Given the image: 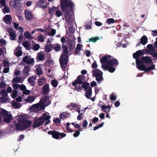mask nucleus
Returning <instances> with one entry per match:
<instances>
[{
    "label": "nucleus",
    "mask_w": 157,
    "mask_h": 157,
    "mask_svg": "<svg viewBox=\"0 0 157 157\" xmlns=\"http://www.w3.org/2000/svg\"><path fill=\"white\" fill-rule=\"evenodd\" d=\"M12 21V18L10 15H6L4 17V22L8 25H10Z\"/></svg>",
    "instance_id": "obj_21"
},
{
    "label": "nucleus",
    "mask_w": 157,
    "mask_h": 157,
    "mask_svg": "<svg viewBox=\"0 0 157 157\" xmlns=\"http://www.w3.org/2000/svg\"><path fill=\"white\" fill-rule=\"evenodd\" d=\"M59 61L61 68L63 70H65L67 67V64L68 62V56L61 55Z\"/></svg>",
    "instance_id": "obj_5"
},
{
    "label": "nucleus",
    "mask_w": 157,
    "mask_h": 157,
    "mask_svg": "<svg viewBox=\"0 0 157 157\" xmlns=\"http://www.w3.org/2000/svg\"><path fill=\"white\" fill-rule=\"evenodd\" d=\"M52 8H53V9H52L51 7H49L48 9V12L51 14H53L54 12V7H52Z\"/></svg>",
    "instance_id": "obj_50"
},
{
    "label": "nucleus",
    "mask_w": 157,
    "mask_h": 157,
    "mask_svg": "<svg viewBox=\"0 0 157 157\" xmlns=\"http://www.w3.org/2000/svg\"><path fill=\"white\" fill-rule=\"evenodd\" d=\"M62 46L63 53H62L61 55L68 56V52L67 46L65 45L64 44H62Z\"/></svg>",
    "instance_id": "obj_23"
},
{
    "label": "nucleus",
    "mask_w": 157,
    "mask_h": 157,
    "mask_svg": "<svg viewBox=\"0 0 157 157\" xmlns=\"http://www.w3.org/2000/svg\"><path fill=\"white\" fill-rule=\"evenodd\" d=\"M35 99V97L34 96H29L26 98V101L27 102L30 103L34 101Z\"/></svg>",
    "instance_id": "obj_31"
},
{
    "label": "nucleus",
    "mask_w": 157,
    "mask_h": 157,
    "mask_svg": "<svg viewBox=\"0 0 157 157\" xmlns=\"http://www.w3.org/2000/svg\"><path fill=\"white\" fill-rule=\"evenodd\" d=\"M85 91H86L85 95L86 98L88 99L90 98L92 94V88L90 87L87 90H85Z\"/></svg>",
    "instance_id": "obj_26"
},
{
    "label": "nucleus",
    "mask_w": 157,
    "mask_h": 157,
    "mask_svg": "<svg viewBox=\"0 0 157 157\" xmlns=\"http://www.w3.org/2000/svg\"><path fill=\"white\" fill-rule=\"evenodd\" d=\"M91 23L90 21H87L85 25V27H86V29H92V27L91 26Z\"/></svg>",
    "instance_id": "obj_44"
},
{
    "label": "nucleus",
    "mask_w": 157,
    "mask_h": 157,
    "mask_svg": "<svg viewBox=\"0 0 157 157\" xmlns=\"http://www.w3.org/2000/svg\"><path fill=\"white\" fill-rule=\"evenodd\" d=\"M36 5L40 8L44 9L47 7V2L45 0H41L36 2Z\"/></svg>",
    "instance_id": "obj_13"
},
{
    "label": "nucleus",
    "mask_w": 157,
    "mask_h": 157,
    "mask_svg": "<svg viewBox=\"0 0 157 157\" xmlns=\"http://www.w3.org/2000/svg\"><path fill=\"white\" fill-rule=\"evenodd\" d=\"M111 56L109 55L105 56H103L102 58L100 59V62L102 65H105V64L107 63L109 60L108 59H110Z\"/></svg>",
    "instance_id": "obj_17"
},
{
    "label": "nucleus",
    "mask_w": 157,
    "mask_h": 157,
    "mask_svg": "<svg viewBox=\"0 0 157 157\" xmlns=\"http://www.w3.org/2000/svg\"><path fill=\"white\" fill-rule=\"evenodd\" d=\"M46 79L44 78H42L38 80V84L39 86H41L44 84L45 82Z\"/></svg>",
    "instance_id": "obj_38"
},
{
    "label": "nucleus",
    "mask_w": 157,
    "mask_h": 157,
    "mask_svg": "<svg viewBox=\"0 0 157 157\" xmlns=\"http://www.w3.org/2000/svg\"><path fill=\"white\" fill-rule=\"evenodd\" d=\"M69 113L67 112H63L59 115V117L60 119H63L67 118L69 116Z\"/></svg>",
    "instance_id": "obj_25"
},
{
    "label": "nucleus",
    "mask_w": 157,
    "mask_h": 157,
    "mask_svg": "<svg viewBox=\"0 0 157 157\" xmlns=\"http://www.w3.org/2000/svg\"><path fill=\"white\" fill-rule=\"evenodd\" d=\"M117 97L113 95V94H112L110 96V99L112 101H115L117 99Z\"/></svg>",
    "instance_id": "obj_62"
},
{
    "label": "nucleus",
    "mask_w": 157,
    "mask_h": 157,
    "mask_svg": "<svg viewBox=\"0 0 157 157\" xmlns=\"http://www.w3.org/2000/svg\"><path fill=\"white\" fill-rule=\"evenodd\" d=\"M17 91L16 90H14L13 91L12 94L11 95V97L13 98H15L17 95Z\"/></svg>",
    "instance_id": "obj_45"
},
{
    "label": "nucleus",
    "mask_w": 157,
    "mask_h": 157,
    "mask_svg": "<svg viewBox=\"0 0 157 157\" xmlns=\"http://www.w3.org/2000/svg\"><path fill=\"white\" fill-rule=\"evenodd\" d=\"M82 84V88L85 89V90H87L90 88L89 83L87 82H84Z\"/></svg>",
    "instance_id": "obj_35"
},
{
    "label": "nucleus",
    "mask_w": 157,
    "mask_h": 157,
    "mask_svg": "<svg viewBox=\"0 0 157 157\" xmlns=\"http://www.w3.org/2000/svg\"><path fill=\"white\" fill-rule=\"evenodd\" d=\"M23 46L25 48H28L29 47V44L27 41H25L23 43Z\"/></svg>",
    "instance_id": "obj_58"
},
{
    "label": "nucleus",
    "mask_w": 157,
    "mask_h": 157,
    "mask_svg": "<svg viewBox=\"0 0 157 157\" xmlns=\"http://www.w3.org/2000/svg\"><path fill=\"white\" fill-rule=\"evenodd\" d=\"M119 64L117 60L115 58L109 59L107 62V66H117Z\"/></svg>",
    "instance_id": "obj_14"
},
{
    "label": "nucleus",
    "mask_w": 157,
    "mask_h": 157,
    "mask_svg": "<svg viewBox=\"0 0 157 157\" xmlns=\"http://www.w3.org/2000/svg\"><path fill=\"white\" fill-rule=\"evenodd\" d=\"M93 76H94L96 78V79L98 84L100 83L103 80V72L98 69L93 70L92 71Z\"/></svg>",
    "instance_id": "obj_4"
},
{
    "label": "nucleus",
    "mask_w": 157,
    "mask_h": 157,
    "mask_svg": "<svg viewBox=\"0 0 157 157\" xmlns=\"http://www.w3.org/2000/svg\"><path fill=\"white\" fill-rule=\"evenodd\" d=\"M1 115L4 118V121L9 123L12 120L13 117L10 113H8L5 109L2 110L0 112Z\"/></svg>",
    "instance_id": "obj_6"
},
{
    "label": "nucleus",
    "mask_w": 157,
    "mask_h": 157,
    "mask_svg": "<svg viewBox=\"0 0 157 157\" xmlns=\"http://www.w3.org/2000/svg\"><path fill=\"white\" fill-rule=\"evenodd\" d=\"M48 134L51 135L52 137L55 139H59V132L56 130L49 131L48 132Z\"/></svg>",
    "instance_id": "obj_15"
},
{
    "label": "nucleus",
    "mask_w": 157,
    "mask_h": 157,
    "mask_svg": "<svg viewBox=\"0 0 157 157\" xmlns=\"http://www.w3.org/2000/svg\"><path fill=\"white\" fill-rule=\"evenodd\" d=\"M147 48L151 51H153L154 49V48L151 44H148L147 46Z\"/></svg>",
    "instance_id": "obj_59"
},
{
    "label": "nucleus",
    "mask_w": 157,
    "mask_h": 157,
    "mask_svg": "<svg viewBox=\"0 0 157 157\" xmlns=\"http://www.w3.org/2000/svg\"><path fill=\"white\" fill-rule=\"evenodd\" d=\"M36 73L39 76L43 74V72L41 68H36Z\"/></svg>",
    "instance_id": "obj_47"
},
{
    "label": "nucleus",
    "mask_w": 157,
    "mask_h": 157,
    "mask_svg": "<svg viewBox=\"0 0 157 157\" xmlns=\"http://www.w3.org/2000/svg\"><path fill=\"white\" fill-rule=\"evenodd\" d=\"M60 5L61 11L63 13H66L64 15L65 21L68 23L72 22V15L70 12L71 11L72 13L74 12V4L71 1L63 0V1L61 2Z\"/></svg>",
    "instance_id": "obj_1"
},
{
    "label": "nucleus",
    "mask_w": 157,
    "mask_h": 157,
    "mask_svg": "<svg viewBox=\"0 0 157 157\" xmlns=\"http://www.w3.org/2000/svg\"><path fill=\"white\" fill-rule=\"evenodd\" d=\"M53 49L56 52L59 51L61 49V46L59 44H56L55 45L54 44Z\"/></svg>",
    "instance_id": "obj_33"
},
{
    "label": "nucleus",
    "mask_w": 157,
    "mask_h": 157,
    "mask_svg": "<svg viewBox=\"0 0 157 157\" xmlns=\"http://www.w3.org/2000/svg\"><path fill=\"white\" fill-rule=\"evenodd\" d=\"M102 68L105 70H108L110 72L112 73L114 72L115 70V69L113 67V66H108L107 65H102Z\"/></svg>",
    "instance_id": "obj_19"
},
{
    "label": "nucleus",
    "mask_w": 157,
    "mask_h": 157,
    "mask_svg": "<svg viewBox=\"0 0 157 157\" xmlns=\"http://www.w3.org/2000/svg\"><path fill=\"white\" fill-rule=\"evenodd\" d=\"M29 57L27 56H25L23 59L22 61L26 63L28 60L29 59Z\"/></svg>",
    "instance_id": "obj_64"
},
{
    "label": "nucleus",
    "mask_w": 157,
    "mask_h": 157,
    "mask_svg": "<svg viewBox=\"0 0 157 157\" xmlns=\"http://www.w3.org/2000/svg\"><path fill=\"white\" fill-rule=\"evenodd\" d=\"M115 22V20L113 18H109L107 19L106 20V23L108 24H110Z\"/></svg>",
    "instance_id": "obj_36"
},
{
    "label": "nucleus",
    "mask_w": 157,
    "mask_h": 157,
    "mask_svg": "<svg viewBox=\"0 0 157 157\" xmlns=\"http://www.w3.org/2000/svg\"><path fill=\"white\" fill-rule=\"evenodd\" d=\"M101 111L105 113H106L107 111H105V110H104L105 108H107L108 109H111V107L109 105L107 106H105V105H103L101 106Z\"/></svg>",
    "instance_id": "obj_43"
},
{
    "label": "nucleus",
    "mask_w": 157,
    "mask_h": 157,
    "mask_svg": "<svg viewBox=\"0 0 157 157\" xmlns=\"http://www.w3.org/2000/svg\"><path fill=\"white\" fill-rule=\"evenodd\" d=\"M43 123L40 117L35 120L33 125V128H35L40 127Z\"/></svg>",
    "instance_id": "obj_10"
},
{
    "label": "nucleus",
    "mask_w": 157,
    "mask_h": 157,
    "mask_svg": "<svg viewBox=\"0 0 157 157\" xmlns=\"http://www.w3.org/2000/svg\"><path fill=\"white\" fill-rule=\"evenodd\" d=\"M104 124V122H102L101 124H99L98 125H97L96 126L94 127V131H95L99 128L102 127L103 126V125Z\"/></svg>",
    "instance_id": "obj_46"
},
{
    "label": "nucleus",
    "mask_w": 157,
    "mask_h": 157,
    "mask_svg": "<svg viewBox=\"0 0 157 157\" xmlns=\"http://www.w3.org/2000/svg\"><path fill=\"white\" fill-rule=\"evenodd\" d=\"M137 67L140 71H144L145 72H148L155 69V66L154 64L148 67H146V65L140 62V59L136 61Z\"/></svg>",
    "instance_id": "obj_3"
},
{
    "label": "nucleus",
    "mask_w": 157,
    "mask_h": 157,
    "mask_svg": "<svg viewBox=\"0 0 157 157\" xmlns=\"http://www.w3.org/2000/svg\"><path fill=\"white\" fill-rule=\"evenodd\" d=\"M140 61L142 63L145 64L151 63L152 62L151 59L148 56L141 57L140 58Z\"/></svg>",
    "instance_id": "obj_9"
},
{
    "label": "nucleus",
    "mask_w": 157,
    "mask_h": 157,
    "mask_svg": "<svg viewBox=\"0 0 157 157\" xmlns=\"http://www.w3.org/2000/svg\"><path fill=\"white\" fill-rule=\"evenodd\" d=\"M58 84V82L56 79H53L52 80L51 82V84L52 86L54 87H56Z\"/></svg>",
    "instance_id": "obj_40"
},
{
    "label": "nucleus",
    "mask_w": 157,
    "mask_h": 157,
    "mask_svg": "<svg viewBox=\"0 0 157 157\" xmlns=\"http://www.w3.org/2000/svg\"><path fill=\"white\" fill-rule=\"evenodd\" d=\"M21 77H15V78H14L12 80L13 82H17L18 83L21 82Z\"/></svg>",
    "instance_id": "obj_41"
},
{
    "label": "nucleus",
    "mask_w": 157,
    "mask_h": 157,
    "mask_svg": "<svg viewBox=\"0 0 157 157\" xmlns=\"http://www.w3.org/2000/svg\"><path fill=\"white\" fill-rule=\"evenodd\" d=\"M13 86L14 89L17 90L20 87V85L17 84V83H14Z\"/></svg>",
    "instance_id": "obj_60"
},
{
    "label": "nucleus",
    "mask_w": 157,
    "mask_h": 157,
    "mask_svg": "<svg viewBox=\"0 0 157 157\" xmlns=\"http://www.w3.org/2000/svg\"><path fill=\"white\" fill-rule=\"evenodd\" d=\"M24 35L26 38L29 40H32L33 38L31 33L28 31H26L24 33Z\"/></svg>",
    "instance_id": "obj_34"
},
{
    "label": "nucleus",
    "mask_w": 157,
    "mask_h": 157,
    "mask_svg": "<svg viewBox=\"0 0 157 157\" xmlns=\"http://www.w3.org/2000/svg\"><path fill=\"white\" fill-rule=\"evenodd\" d=\"M56 32V29H52L51 30V33L49 34V35L52 36H53L55 35Z\"/></svg>",
    "instance_id": "obj_53"
},
{
    "label": "nucleus",
    "mask_w": 157,
    "mask_h": 157,
    "mask_svg": "<svg viewBox=\"0 0 157 157\" xmlns=\"http://www.w3.org/2000/svg\"><path fill=\"white\" fill-rule=\"evenodd\" d=\"M51 117V116L50 115H48L46 113H44L43 114L42 116L40 117L43 123L45 121H47L45 123V125L48 124L50 122V119Z\"/></svg>",
    "instance_id": "obj_11"
},
{
    "label": "nucleus",
    "mask_w": 157,
    "mask_h": 157,
    "mask_svg": "<svg viewBox=\"0 0 157 157\" xmlns=\"http://www.w3.org/2000/svg\"><path fill=\"white\" fill-rule=\"evenodd\" d=\"M34 62L33 58H31L29 59L26 63H27V64L30 65L33 63Z\"/></svg>",
    "instance_id": "obj_51"
},
{
    "label": "nucleus",
    "mask_w": 157,
    "mask_h": 157,
    "mask_svg": "<svg viewBox=\"0 0 157 157\" xmlns=\"http://www.w3.org/2000/svg\"><path fill=\"white\" fill-rule=\"evenodd\" d=\"M144 55L143 51L141 50H139L137 51L136 53H134L133 54V58L136 59V60L139 59V57Z\"/></svg>",
    "instance_id": "obj_16"
},
{
    "label": "nucleus",
    "mask_w": 157,
    "mask_h": 157,
    "mask_svg": "<svg viewBox=\"0 0 157 157\" xmlns=\"http://www.w3.org/2000/svg\"><path fill=\"white\" fill-rule=\"evenodd\" d=\"M31 107L36 109H41V110L44 109L45 108L44 107H42L41 105L39 103H36L35 104H33L31 106Z\"/></svg>",
    "instance_id": "obj_29"
},
{
    "label": "nucleus",
    "mask_w": 157,
    "mask_h": 157,
    "mask_svg": "<svg viewBox=\"0 0 157 157\" xmlns=\"http://www.w3.org/2000/svg\"><path fill=\"white\" fill-rule=\"evenodd\" d=\"M70 124V123L68 122L66 123V128L67 131H69V132H73V130H71L69 127V125Z\"/></svg>",
    "instance_id": "obj_48"
},
{
    "label": "nucleus",
    "mask_w": 157,
    "mask_h": 157,
    "mask_svg": "<svg viewBox=\"0 0 157 157\" xmlns=\"http://www.w3.org/2000/svg\"><path fill=\"white\" fill-rule=\"evenodd\" d=\"M40 46L38 44H35L33 46V49L35 51H37L40 48Z\"/></svg>",
    "instance_id": "obj_54"
},
{
    "label": "nucleus",
    "mask_w": 157,
    "mask_h": 157,
    "mask_svg": "<svg viewBox=\"0 0 157 157\" xmlns=\"http://www.w3.org/2000/svg\"><path fill=\"white\" fill-rule=\"evenodd\" d=\"M7 98L6 97H0V101L2 103H5L7 101Z\"/></svg>",
    "instance_id": "obj_56"
},
{
    "label": "nucleus",
    "mask_w": 157,
    "mask_h": 157,
    "mask_svg": "<svg viewBox=\"0 0 157 157\" xmlns=\"http://www.w3.org/2000/svg\"><path fill=\"white\" fill-rule=\"evenodd\" d=\"M30 67L28 66H25L23 71V74L25 76L29 75V72L30 70Z\"/></svg>",
    "instance_id": "obj_22"
},
{
    "label": "nucleus",
    "mask_w": 157,
    "mask_h": 157,
    "mask_svg": "<svg viewBox=\"0 0 157 157\" xmlns=\"http://www.w3.org/2000/svg\"><path fill=\"white\" fill-rule=\"evenodd\" d=\"M82 45L80 44H78L77 45V47L75 49V53L76 54H80V51L82 49Z\"/></svg>",
    "instance_id": "obj_28"
},
{
    "label": "nucleus",
    "mask_w": 157,
    "mask_h": 157,
    "mask_svg": "<svg viewBox=\"0 0 157 157\" xmlns=\"http://www.w3.org/2000/svg\"><path fill=\"white\" fill-rule=\"evenodd\" d=\"M32 124L31 121L28 120L26 118H22L18 120V122L15 125V128L17 130H25L29 128Z\"/></svg>",
    "instance_id": "obj_2"
},
{
    "label": "nucleus",
    "mask_w": 157,
    "mask_h": 157,
    "mask_svg": "<svg viewBox=\"0 0 157 157\" xmlns=\"http://www.w3.org/2000/svg\"><path fill=\"white\" fill-rule=\"evenodd\" d=\"M85 80H84V76L82 75L78 76L77 79L72 83L73 86H75L77 84L81 85L83 83Z\"/></svg>",
    "instance_id": "obj_8"
},
{
    "label": "nucleus",
    "mask_w": 157,
    "mask_h": 157,
    "mask_svg": "<svg viewBox=\"0 0 157 157\" xmlns=\"http://www.w3.org/2000/svg\"><path fill=\"white\" fill-rule=\"evenodd\" d=\"M40 102L42 105H46V106H48L50 104V102L49 101V96L48 95L44 96L40 100Z\"/></svg>",
    "instance_id": "obj_12"
},
{
    "label": "nucleus",
    "mask_w": 157,
    "mask_h": 157,
    "mask_svg": "<svg viewBox=\"0 0 157 157\" xmlns=\"http://www.w3.org/2000/svg\"><path fill=\"white\" fill-rule=\"evenodd\" d=\"M75 90H76L77 91H80V90H82V86H75Z\"/></svg>",
    "instance_id": "obj_63"
},
{
    "label": "nucleus",
    "mask_w": 157,
    "mask_h": 157,
    "mask_svg": "<svg viewBox=\"0 0 157 157\" xmlns=\"http://www.w3.org/2000/svg\"><path fill=\"white\" fill-rule=\"evenodd\" d=\"M59 139H60L66 136V134L63 132H59Z\"/></svg>",
    "instance_id": "obj_52"
},
{
    "label": "nucleus",
    "mask_w": 157,
    "mask_h": 157,
    "mask_svg": "<svg viewBox=\"0 0 157 157\" xmlns=\"http://www.w3.org/2000/svg\"><path fill=\"white\" fill-rule=\"evenodd\" d=\"M80 134V132H79L77 130L74 133L73 135L75 137H77L79 136Z\"/></svg>",
    "instance_id": "obj_61"
},
{
    "label": "nucleus",
    "mask_w": 157,
    "mask_h": 157,
    "mask_svg": "<svg viewBox=\"0 0 157 157\" xmlns=\"http://www.w3.org/2000/svg\"><path fill=\"white\" fill-rule=\"evenodd\" d=\"M10 11V8L8 6H4V8L2 9V12L5 14L9 13Z\"/></svg>",
    "instance_id": "obj_39"
},
{
    "label": "nucleus",
    "mask_w": 157,
    "mask_h": 157,
    "mask_svg": "<svg viewBox=\"0 0 157 157\" xmlns=\"http://www.w3.org/2000/svg\"><path fill=\"white\" fill-rule=\"evenodd\" d=\"M42 91L44 95L48 94L49 91V85L48 83H46L42 88Z\"/></svg>",
    "instance_id": "obj_20"
},
{
    "label": "nucleus",
    "mask_w": 157,
    "mask_h": 157,
    "mask_svg": "<svg viewBox=\"0 0 157 157\" xmlns=\"http://www.w3.org/2000/svg\"><path fill=\"white\" fill-rule=\"evenodd\" d=\"M0 94H1L2 96L3 95L4 97H6L7 96V93L6 92L5 90H2L0 92Z\"/></svg>",
    "instance_id": "obj_49"
},
{
    "label": "nucleus",
    "mask_w": 157,
    "mask_h": 157,
    "mask_svg": "<svg viewBox=\"0 0 157 157\" xmlns=\"http://www.w3.org/2000/svg\"><path fill=\"white\" fill-rule=\"evenodd\" d=\"M147 42V38L146 36H142L140 38V43L142 45H144Z\"/></svg>",
    "instance_id": "obj_27"
},
{
    "label": "nucleus",
    "mask_w": 157,
    "mask_h": 157,
    "mask_svg": "<svg viewBox=\"0 0 157 157\" xmlns=\"http://www.w3.org/2000/svg\"><path fill=\"white\" fill-rule=\"evenodd\" d=\"M28 81L29 83L32 84L33 86L35 84L34 81L33 80V77L28 78Z\"/></svg>",
    "instance_id": "obj_55"
},
{
    "label": "nucleus",
    "mask_w": 157,
    "mask_h": 157,
    "mask_svg": "<svg viewBox=\"0 0 157 157\" xmlns=\"http://www.w3.org/2000/svg\"><path fill=\"white\" fill-rule=\"evenodd\" d=\"M8 32L9 34L10 39L11 40H14L16 38V34L14 30L11 28H10Z\"/></svg>",
    "instance_id": "obj_18"
},
{
    "label": "nucleus",
    "mask_w": 157,
    "mask_h": 157,
    "mask_svg": "<svg viewBox=\"0 0 157 157\" xmlns=\"http://www.w3.org/2000/svg\"><path fill=\"white\" fill-rule=\"evenodd\" d=\"M75 48V44L73 43H70L69 44L68 48L71 52L74 51Z\"/></svg>",
    "instance_id": "obj_30"
},
{
    "label": "nucleus",
    "mask_w": 157,
    "mask_h": 157,
    "mask_svg": "<svg viewBox=\"0 0 157 157\" xmlns=\"http://www.w3.org/2000/svg\"><path fill=\"white\" fill-rule=\"evenodd\" d=\"M25 15V19L27 20H30L33 17L32 14L29 12H26Z\"/></svg>",
    "instance_id": "obj_32"
},
{
    "label": "nucleus",
    "mask_w": 157,
    "mask_h": 157,
    "mask_svg": "<svg viewBox=\"0 0 157 157\" xmlns=\"http://www.w3.org/2000/svg\"><path fill=\"white\" fill-rule=\"evenodd\" d=\"M37 38L38 40L40 42H43L44 41L45 39V37L42 34L38 35L37 36Z\"/></svg>",
    "instance_id": "obj_42"
},
{
    "label": "nucleus",
    "mask_w": 157,
    "mask_h": 157,
    "mask_svg": "<svg viewBox=\"0 0 157 157\" xmlns=\"http://www.w3.org/2000/svg\"><path fill=\"white\" fill-rule=\"evenodd\" d=\"M97 66L98 65L97 64L96 61L94 60V62L92 64L91 67L92 68L96 69L97 68Z\"/></svg>",
    "instance_id": "obj_57"
},
{
    "label": "nucleus",
    "mask_w": 157,
    "mask_h": 157,
    "mask_svg": "<svg viewBox=\"0 0 157 157\" xmlns=\"http://www.w3.org/2000/svg\"><path fill=\"white\" fill-rule=\"evenodd\" d=\"M54 44H46V46L45 48V51L46 52H50L53 49Z\"/></svg>",
    "instance_id": "obj_24"
},
{
    "label": "nucleus",
    "mask_w": 157,
    "mask_h": 157,
    "mask_svg": "<svg viewBox=\"0 0 157 157\" xmlns=\"http://www.w3.org/2000/svg\"><path fill=\"white\" fill-rule=\"evenodd\" d=\"M100 38L98 37H92L91 38H89V40L86 41V42H90V41H91L92 42L95 43V42H96Z\"/></svg>",
    "instance_id": "obj_37"
},
{
    "label": "nucleus",
    "mask_w": 157,
    "mask_h": 157,
    "mask_svg": "<svg viewBox=\"0 0 157 157\" xmlns=\"http://www.w3.org/2000/svg\"><path fill=\"white\" fill-rule=\"evenodd\" d=\"M9 5L12 8L17 9L21 7L22 4L19 0H10Z\"/></svg>",
    "instance_id": "obj_7"
}]
</instances>
